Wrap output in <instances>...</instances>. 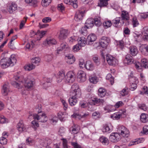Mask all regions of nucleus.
I'll return each mask as SVG.
<instances>
[{
  "mask_svg": "<svg viewBox=\"0 0 148 148\" xmlns=\"http://www.w3.org/2000/svg\"><path fill=\"white\" fill-rule=\"evenodd\" d=\"M121 18L120 17H116L112 21V24L115 27H117L118 24L119 23H121L120 22Z\"/></svg>",
  "mask_w": 148,
  "mask_h": 148,
  "instance_id": "obj_37",
  "label": "nucleus"
},
{
  "mask_svg": "<svg viewBox=\"0 0 148 148\" xmlns=\"http://www.w3.org/2000/svg\"><path fill=\"white\" fill-rule=\"evenodd\" d=\"M25 1L31 6L36 7L37 5L38 1L36 0H25Z\"/></svg>",
  "mask_w": 148,
  "mask_h": 148,
  "instance_id": "obj_32",
  "label": "nucleus"
},
{
  "mask_svg": "<svg viewBox=\"0 0 148 148\" xmlns=\"http://www.w3.org/2000/svg\"><path fill=\"white\" fill-rule=\"evenodd\" d=\"M122 23L123 24L124 21H127L129 19L130 17L128 12L126 11H123L121 12V15Z\"/></svg>",
  "mask_w": 148,
  "mask_h": 148,
  "instance_id": "obj_12",
  "label": "nucleus"
},
{
  "mask_svg": "<svg viewBox=\"0 0 148 148\" xmlns=\"http://www.w3.org/2000/svg\"><path fill=\"white\" fill-rule=\"evenodd\" d=\"M86 28V27H83L79 30L80 33L84 35H85L87 33Z\"/></svg>",
  "mask_w": 148,
  "mask_h": 148,
  "instance_id": "obj_61",
  "label": "nucleus"
},
{
  "mask_svg": "<svg viewBox=\"0 0 148 148\" xmlns=\"http://www.w3.org/2000/svg\"><path fill=\"white\" fill-rule=\"evenodd\" d=\"M122 114L120 112L115 113L111 116V117L113 119L118 120L121 117Z\"/></svg>",
  "mask_w": 148,
  "mask_h": 148,
  "instance_id": "obj_34",
  "label": "nucleus"
},
{
  "mask_svg": "<svg viewBox=\"0 0 148 148\" xmlns=\"http://www.w3.org/2000/svg\"><path fill=\"white\" fill-rule=\"evenodd\" d=\"M33 116L34 120L38 121L40 122H45L48 120L47 117L44 114H42L41 115L34 114Z\"/></svg>",
  "mask_w": 148,
  "mask_h": 148,
  "instance_id": "obj_6",
  "label": "nucleus"
},
{
  "mask_svg": "<svg viewBox=\"0 0 148 148\" xmlns=\"http://www.w3.org/2000/svg\"><path fill=\"white\" fill-rule=\"evenodd\" d=\"M110 40L106 36H103L99 40L100 45L103 48H106Z\"/></svg>",
  "mask_w": 148,
  "mask_h": 148,
  "instance_id": "obj_9",
  "label": "nucleus"
},
{
  "mask_svg": "<svg viewBox=\"0 0 148 148\" xmlns=\"http://www.w3.org/2000/svg\"><path fill=\"white\" fill-rule=\"evenodd\" d=\"M93 60L97 65H99L100 64V60L97 56H94L93 57Z\"/></svg>",
  "mask_w": 148,
  "mask_h": 148,
  "instance_id": "obj_52",
  "label": "nucleus"
},
{
  "mask_svg": "<svg viewBox=\"0 0 148 148\" xmlns=\"http://www.w3.org/2000/svg\"><path fill=\"white\" fill-rule=\"evenodd\" d=\"M97 38V36L95 34H90L87 38L88 44H91L92 42L96 40Z\"/></svg>",
  "mask_w": 148,
  "mask_h": 148,
  "instance_id": "obj_18",
  "label": "nucleus"
},
{
  "mask_svg": "<svg viewBox=\"0 0 148 148\" xmlns=\"http://www.w3.org/2000/svg\"><path fill=\"white\" fill-rule=\"evenodd\" d=\"M132 58L133 57L130 55H127L124 61V63L127 64H130L133 63L134 60Z\"/></svg>",
  "mask_w": 148,
  "mask_h": 148,
  "instance_id": "obj_25",
  "label": "nucleus"
},
{
  "mask_svg": "<svg viewBox=\"0 0 148 148\" xmlns=\"http://www.w3.org/2000/svg\"><path fill=\"white\" fill-rule=\"evenodd\" d=\"M7 140L5 137H2L0 138V143L2 145H5L7 143Z\"/></svg>",
  "mask_w": 148,
  "mask_h": 148,
  "instance_id": "obj_56",
  "label": "nucleus"
},
{
  "mask_svg": "<svg viewBox=\"0 0 148 148\" xmlns=\"http://www.w3.org/2000/svg\"><path fill=\"white\" fill-rule=\"evenodd\" d=\"M97 26H99L101 25V23L100 21V20L99 18H95L94 19V24Z\"/></svg>",
  "mask_w": 148,
  "mask_h": 148,
  "instance_id": "obj_57",
  "label": "nucleus"
},
{
  "mask_svg": "<svg viewBox=\"0 0 148 148\" xmlns=\"http://www.w3.org/2000/svg\"><path fill=\"white\" fill-rule=\"evenodd\" d=\"M103 132H110L112 130V128L111 125L106 124L103 127Z\"/></svg>",
  "mask_w": 148,
  "mask_h": 148,
  "instance_id": "obj_27",
  "label": "nucleus"
},
{
  "mask_svg": "<svg viewBox=\"0 0 148 148\" xmlns=\"http://www.w3.org/2000/svg\"><path fill=\"white\" fill-rule=\"evenodd\" d=\"M106 60L108 64L110 65H115L117 64V60L110 54L106 55Z\"/></svg>",
  "mask_w": 148,
  "mask_h": 148,
  "instance_id": "obj_7",
  "label": "nucleus"
},
{
  "mask_svg": "<svg viewBox=\"0 0 148 148\" xmlns=\"http://www.w3.org/2000/svg\"><path fill=\"white\" fill-rule=\"evenodd\" d=\"M65 76L64 72L62 71H60L58 73L57 76V81L58 83L60 82L62 80H64Z\"/></svg>",
  "mask_w": 148,
  "mask_h": 148,
  "instance_id": "obj_22",
  "label": "nucleus"
},
{
  "mask_svg": "<svg viewBox=\"0 0 148 148\" xmlns=\"http://www.w3.org/2000/svg\"><path fill=\"white\" fill-rule=\"evenodd\" d=\"M77 40L78 41V44L81 47H84L86 44H88L87 39L84 36L78 38Z\"/></svg>",
  "mask_w": 148,
  "mask_h": 148,
  "instance_id": "obj_19",
  "label": "nucleus"
},
{
  "mask_svg": "<svg viewBox=\"0 0 148 148\" xmlns=\"http://www.w3.org/2000/svg\"><path fill=\"white\" fill-rule=\"evenodd\" d=\"M66 116V114L65 112H60L58 114V118L61 121H63L65 120Z\"/></svg>",
  "mask_w": 148,
  "mask_h": 148,
  "instance_id": "obj_31",
  "label": "nucleus"
},
{
  "mask_svg": "<svg viewBox=\"0 0 148 148\" xmlns=\"http://www.w3.org/2000/svg\"><path fill=\"white\" fill-rule=\"evenodd\" d=\"M58 9L62 12L65 9V7L62 3H61L58 5L57 6Z\"/></svg>",
  "mask_w": 148,
  "mask_h": 148,
  "instance_id": "obj_59",
  "label": "nucleus"
},
{
  "mask_svg": "<svg viewBox=\"0 0 148 148\" xmlns=\"http://www.w3.org/2000/svg\"><path fill=\"white\" fill-rule=\"evenodd\" d=\"M94 25V19L92 18L88 19L85 23V27L88 28L92 27Z\"/></svg>",
  "mask_w": 148,
  "mask_h": 148,
  "instance_id": "obj_24",
  "label": "nucleus"
},
{
  "mask_svg": "<svg viewBox=\"0 0 148 148\" xmlns=\"http://www.w3.org/2000/svg\"><path fill=\"white\" fill-rule=\"evenodd\" d=\"M134 64L135 68L139 72H141L142 71V66H141V64L140 66H139L140 63L139 62H136L134 63Z\"/></svg>",
  "mask_w": 148,
  "mask_h": 148,
  "instance_id": "obj_49",
  "label": "nucleus"
},
{
  "mask_svg": "<svg viewBox=\"0 0 148 148\" xmlns=\"http://www.w3.org/2000/svg\"><path fill=\"white\" fill-rule=\"evenodd\" d=\"M13 79L16 81H12L11 84L14 86L18 89L21 88L23 84L25 87L28 89L32 88L34 85V79L29 77H20L18 75L14 76Z\"/></svg>",
  "mask_w": 148,
  "mask_h": 148,
  "instance_id": "obj_1",
  "label": "nucleus"
},
{
  "mask_svg": "<svg viewBox=\"0 0 148 148\" xmlns=\"http://www.w3.org/2000/svg\"><path fill=\"white\" fill-rule=\"evenodd\" d=\"M17 9V6L16 4L12 3L10 6L8 8V11L10 13H12L13 12Z\"/></svg>",
  "mask_w": 148,
  "mask_h": 148,
  "instance_id": "obj_28",
  "label": "nucleus"
},
{
  "mask_svg": "<svg viewBox=\"0 0 148 148\" xmlns=\"http://www.w3.org/2000/svg\"><path fill=\"white\" fill-rule=\"evenodd\" d=\"M72 94L77 95V97H81V92L78 85L77 83L74 84L71 87Z\"/></svg>",
  "mask_w": 148,
  "mask_h": 148,
  "instance_id": "obj_4",
  "label": "nucleus"
},
{
  "mask_svg": "<svg viewBox=\"0 0 148 148\" xmlns=\"http://www.w3.org/2000/svg\"><path fill=\"white\" fill-rule=\"evenodd\" d=\"M34 44L33 41L31 42V43H27L26 45L27 49L29 50L31 49L34 47Z\"/></svg>",
  "mask_w": 148,
  "mask_h": 148,
  "instance_id": "obj_55",
  "label": "nucleus"
},
{
  "mask_svg": "<svg viewBox=\"0 0 148 148\" xmlns=\"http://www.w3.org/2000/svg\"><path fill=\"white\" fill-rule=\"evenodd\" d=\"M50 120L51 123L53 124H55L58 120V118L56 116H54L51 118Z\"/></svg>",
  "mask_w": 148,
  "mask_h": 148,
  "instance_id": "obj_64",
  "label": "nucleus"
},
{
  "mask_svg": "<svg viewBox=\"0 0 148 148\" xmlns=\"http://www.w3.org/2000/svg\"><path fill=\"white\" fill-rule=\"evenodd\" d=\"M142 34L144 35L143 38L145 40L146 39V38L148 36V27H145L143 28Z\"/></svg>",
  "mask_w": 148,
  "mask_h": 148,
  "instance_id": "obj_35",
  "label": "nucleus"
},
{
  "mask_svg": "<svg viewBox=\"0 0 148 148\" xmlns=\"http://www.w3.org/2000/svg\"><path fill=\"white\" fill-rule=\"evenodd\" d=\"M10 88L8 84H5L3 86L1 90V93L4 96H6L8 95L10 92Z\"/></svg>",
  "mask_w": 148,
  "mask_h": 148,
  "instance_id": "obj_17",
  "label": "nucleus"
},
{
  "mask_svg": "<svg viewBox=\"0 0 148 148\" xmlns=\"http://www.w3.org/2000/svg\"><path fill=\"white\" fill-rule=\"evenodd\" d=\"M141 62V66L144 67L145 68H148V61L146 59L143 58L142 59Z\"/></svg>",
  "mask_w": 148,
  "mask_h": 148,
  "instance_id": "obj_40",
  "label": "nucleus"
},
{
  "mask_svg": "<svg viewBox=\"0 0 148 148\" xmlns=\"http://www.w3.org/2000/svg\"><path fill=\"white\" fill-rule=\"evenodd\" d=\"M109 139L111 142H117L121 139V136L118 133H112L111 134Z\"/></svg>",
  "mask_w": 148,
  "mask_h": 148,
  "instance_id": "obj_8",
  "label": "nucleus"
},
{
  "mask_svg": "<svg viewBox=\"0 0 148 148\" xmlns=\"http://www.w3.org/2000/svg\"><path fill=\"white\" fill-rule=\"evenodd\" d=\"M84 13V11L78 10L75 15L74 19L77 21H79L82 19Z\"/></svg>",
  "mask_w": 148,
  "mask_h": 148,
  "instance_id": "obj_15",
  "label": "nucleus"
},
{
  "mask_svg": "<svg viewBox=\"0 0 148 148\" xmlns=\"http://www.w3.org/2000/svg\"><path fill=\"white\" fill-rule=\"evenodd\" d=\"M140 50L144 55H148V46L146 45H143L140 47Z\"/></svg>",
  "mask_w": 148,
  "mask_h": 148,
  "instance_id": "obj_20",
  "label": "nucleus"
},
{
  "mask_svg": "<svg viewBox=\"0 0 148 148\" xmlns=\"http://www.w3.org/2000/svg\"><path fill=\"white\" fill-rule=\"evenodd\" d=\"M85 67L87 69L89 70H92L94 69V66L90 61L86 62Z\"/></svg>",
  "mask_w": 148,
  "mask_h": 148,
  "instance_id": "obj_29",
  "label": "nucleus"
},
{
  "mask_svg": "<svg viewBox=\"0 0 148 148\" xmlns=\"http://www.w3.org/2000/svg\"><path fill=\"white\" fill-rule=\"evenodd\" d=\"M57 44L56 40L52 38H48L43 42V45L45 46H50Z\"/></svg>",
  "mask_w": 148,
  "mask_h": 148,
  "instance_id": "obj_13",
  "label": "nucleus"
},
{
  "mask_svg": "<svg viewBox=\"0 0 148 148\" xmlns=\"http://www.w3.org/2000/svg\"><path fill=\"white\" fill-rule=\"evenodd\" d=\"M131 84L130 89L131 90H134L137 88V84L138 82V79L136 77L132 78L130 80Z\"/></svg>",
  "mask_w": 148,
  "mask_h": 148,
  "instance_id": "obj_16",
  "label": "nucleus"
},
{
  "mask_svg": "<svg viewBox=\"0 0 148 148\" xmlns=\"http://www.w3.org/2000/svg\"><path fill=\"white\" fill-rule=\"evenodd\" d=\"M17 127L18 131L21 132L25 131L26 128L24 126L23 121H21L18 123Z\"/></svg>",
  "mask_w": 148,
  "mask_h": 148,
  "instance_id": "obj_26",
  "label": "nucleus"
},
{
  "mask_svg": "<svg viewBox=\"0 0 148 148\" xmlns=\"http://www.w3.org/2000/svg\"><path fill=\"white\" fill-rule=\"evenodd\" d=\"M112 24L111 21H105L103 23L104 27L106 28H107L110 27Z\"/></svg>",
  "mask_w": 148,
  "mask_h": 148,
  "instance_id": "obj_47",
  "label": "nucleus"
},
{
  "mask_svg": "<svg viewBox=\"0 0 148 148\" xmlns=\"http://www.w3.org/2000/svg\"><path fill=\"white\" fill-rule=\"evenodd\" d=\"M51 0H42V5L43 7L47 6L51 3Z\"/></svg>",
  "mask_w": 148,
  "mask_h": 148,
  "instance_id": "obj_45",
  "label": "nucleus"
},
{
  "mask_svg": "<svg viewBox=\"0 0 148 148\" xmlns=\"http://www.w3.org/2000/svg\"><path fill=\"white\" fill-rule=\"evenodd\" d=\"M75 78V75L74 73L72 71L68 72L65 75L64 81L66 83H72Z\"/></svg>",
  "mask_w": 148,
  "mask_h": 148,
  "instance_id": "obj_3",
  "label": "nucleus"
},
{
  "mask_svg": "<svg viewBox=\"0 0 148 148\" xmlns=\"http://www.w3.org/2000/svg\"><path fill=\"white\" fill-rule=\"evenodd\" d=\"M77 78L80 82H83L86 80V74L84 71L80 70L78 71L77 73Z\"/></svg>",
  "mask_w": 148,
  "mask_h": 148,
  "instance_id": "obj_10",
  "label": "nucleus"
},
{
  "mask_svg": "<svg viewBox=\"0 0 148 148\" xmlns=\"http://www.w3.org/2000/svg\"><path fill=\"white\" fill-rule=\"evenodd\" d=\"M132 23L134 27L137 26L139 25V23L136 17H134L133 18Z\"/></svg>",
  "mask_w": 148,
  "mask_h": 148,
  "instance_id": "obj_54",
  "label": "nucleus"
},
{
  "mask_svg": "<svg viewBox=\"0 0 148 148\" xmlns=\"http://www.w3.org/2000/svg\"><path fill=\"white\" fill-rule=\"evenodd\" d=\"M99 140L101 142L103 145H108L109 143L108 139L104 136H101Z\"/></svg>",
  "mask_w": 148,
  "mask_h": 148,
  "instance_id": "obj_33",
  "label": "nucleus"
},
{
  "mask_svg": "<svg viewBox=\"0 0 148 148\" xmlns=\"http://www.w3.org/2000/svg\"><path fill=\"white\" fill-rule=\"evenodd\" d=\"M79 64L81 69H82L85 67V64L84 60L82 59L79 60Z\"/></svg>",
  "mask_w": 148,
  "mask_h": 148,
  "instance_id": "obj_62",
  "label": "nucleus"
},
{
  "mask_svg": "<svg viewBox=\"0 0 148 148\" xmlns=\"http://www.w3.org/2000/svg\"><path fill=\"white\" fill-rule=\"evenodd\" d=\"M89 80L90 82L93 84H96L98 81V79L96 76H90L89 78Z\"/></svg>",
  "mask_w": 148,
  "mask_h": 148,
  "instance_id": "obj_41",
  "label": "nucleus"
},
{
  "mask_svg": "<svg viewBox=\"0 0 148 148\" xmlns=\"http://www.w3.org/2000/svg\"><path fill=\"white\" fill-rule=\"evenodd\" d=\"M106 94V90L103 88H100L99 89L98 95L101 97L105 96Z\"/></svg>",
  "mask_w": 148,
  "mask_h": 148,
  "instance_id": "obj_39",
  "label": "nucleus"
},
{
  "mask_svg": "<svg viewBox=\"0 0 148 148\" xmlns=\"http://www.w3.org/2000/svg\"><path fill=\"white\" fill-rule=\"evenodd\" d=\"M77 37L74 36L70 37L69 39V41L71 44H72L73 42H75L77 40Z\"/></svg>",
  "mask_w": 148,
  "mask_h": 148,
  "instance_id": "obj_63",
  "label": "nucleus"
},
{
  "mask_svg": "<svg viewBox=\"0 0 148 148\" xmlns=\"http://www.w3.org/2000/svg\"><path fill=\"white\" fill-rule=\"evenodd\" d=\"M106 79L109 80L111 85H112L114 83V78L112 77V75L110 74H108L106 76Z\"/></svg>",
  "mask_w": 148,
  "mask_h": 148,
  "instance_id": "obj_46",
  "label": "nucleus"
},
{
  "mask_svg": "<svg viewBox=\"0 0 148 148\" xmlns=\"http://www.w3.org/2000/svg\"><path fill=\"white\" fill-rule=\"evenodd\" d=\"M69 47H68V45L66 42H63L60 45V49H61V50H64L65 49H69Z\"/></svg>",
  "mask_w": 148,
  "mask_h": 148,
  "instance_id": "obj_53",
  "label": "nucleus"
},
{
  "mask_svg": "<svg viewBox=\"0 0 148 148\" xmlns=\"http://www.w3.org/2000/svg\"><path fill=\"white\" fill-rule=\"evenodd\" d=\"M100 3L98 4V6L100 7L106 6L108 4V1L109 0H99Z\"/></svg>",
  "mask_w": 148,
  "mask_h": 148,
  "instance_id": "obj_43",
  "label": "nucleus"
},
{
  "mask_svg": "<svg viewBox=\"0 0 148 148\" xmlns=\"http://www.w3.org/2000/svg\"><path fill=\"white\" fill-rule=\"evenodd\" d=\"M117 132L120 135L123 137H127L129 136V130L123 126H119L118 128Z\"/></svg>",
  "mask_w": 148,
  "mask_h": 148,
  "instance_id": "obj_5",
  "label": "nucleus"
},
{
  "mask_svg": "<svg viewBox=\"0 0 148 148\" xmlns=\"http://www.w3.org/2000/svg\"><path fill=\"white\" fill-rule=\"evenodd\" d=\"M68 34L67 30L62 29L60 31L59 36V38L61 40H63L66 38Z\"/></svg>",
  "mask_w": 148,
  "mask_h": 148,
  "instance_id": "obj_14",
  "label": "nucleus"
},
{
  "mask_svg": "<svg viewBox=\"0 0 148 148\" xmlns=\"http://www.w3.org/2000/svg\"><path fill=\"white\" fill-rule=\"evenodd\" d=\"M72 97L69 98V104L71 106L75 105L77 102V99L80 97H77V95L71 94Z\"/></svg>",
  "mask_w": 148,
  "mask_h": 148,
  "instance_id": "obj_11",
  "label": "nucleus"
},
{
  "mask_svg": "<svg viewBox=\"0 0 148 148\" xmlns=\"http://www.w3.org/2000/svg\"><path fill=\"white\" fill-rule=\"evenodd\" d=\"M32 64L35 65V66H38L40 62V59L38 57H35L31 59Z\"/></svg>",
  "mask_w": 148,
  "mask_h": 148,
  "instance_id": "obj_30",
  "label": "nucleus"
},
{
  "mask_svg": "<svg viewBox=\"0 0 148 148\" xmlns=\"http://www.w3.org/2000/svg\"><path fill=\"white\" fill-rule=\"evenodd\" d=\"M36 120H34L32 122V124L33 125L32 127L35 130H36L37 127L39 126V125Z\"/></svg>",
  "mask_w": 148,
  "mask_h": 148,
  "instance_id": "obj_58",
  "label": "nucleus"
},
{
  "mask_svg": "<svg viewBox=\"0 0 148 148\" xmlns=\"http://www.w3.org/2000/svg\"><path fill=\"white\" fill-rule=\"evenodd\" d=\"M35 67V65L33 64H28L25 66V69L26 71H29L34 69Z\"/></svg>",
  "mask_w": 148,
  "mask_h": 148,
  "instance_id": "obj_42",
  "label": "nucleus"
},
{
  "mask_svg": "<svg viewBox=\"0 0 148 148\" xmlns=\"http://www.w3.org/2000/svg\"><path fill=\"white\" fill-rule=\"evenodd\" d=\"M141 121L143 123L148 121V115L144 113L142 114L140 116Z\"/></svg>",
  "mask_w": 148,
  "mask_h": 148,
  "instance_id": "obj_36",
  "label": "nucleus"
},
{
  "mask_svg": "<svg viewBox=\"0 0 148 148\" xmlns=\"http://www.w3.org/2000/svg\"><path fill=\"white\" fill-rule=\"evenodd\" d=\"M140 92L141 95H143L145 94L148 95V88L147 86H144L142 88V91Z\"/></svg>",
  "mask_w": 148,
  "mask_h": 148,
  "instance_id": "obj_48",
  "label": "nucleus"
},
{
  "mask_svg": "<svg viewBox=\"0 0 148 148\" xmlns=\"http://www.w3.org/2000/svg\"><path fill=\"white\" fill-rule=\"evenodd\" d=\"M16 60L15 55L12 54L8 59L3 58L1 59L0 64L2 68L5 69L10 66H13L14 64H16Z\"/></svg>",
  "mask_w": 148,
  "mask_h": 148,
  "instance_id": "obj_2",
  "label": "nucleus"
},
{
  "mask_svg": "<svg viewBox=\"0 0 148 148\" xmlns=\"http://www.w3.org/2000/svg\"><path fill=\"white\" fill-rule=\"evenodd\" d=\"M92 101L96 103H99L100 105H103L105 103L104 100L102 99H98L97 98H94Z\"/></svg>",
  "mask_w": 148,
  "mask_h": 148,
  "instance_id": "obj_38",
  "label": "nucleus"
},
{
  "mask_svg": "<svg viewBox=\"0 0 148 148\" xmlns=\"http://www.w3.org/2000/svg\"><path fill=\"white\" fill-rule=\"evenodd\" d=\"M117 45L119 46L121 49H122L124 47V42L122 40H119L117 42Z\"/></svg>",
  "mask_w": 148,
  "mask_h": 148,
  "instance_id": "obj_60",
  "label": "nucleus"
},
{
  "mask_svg": "<svg viewBox=\"0 0 148 148\" xmlns=\"http://www.w3.org/2000/svg\"><path fill=\"white\" fill-rule=\"evenodd\" d=\"M129 53L133 56H136L138 53V50L136 46H131L129 47Z\"/></svg>",
  "mask_w": 148,
  "mask_h": 148,
  "instance_id": "obj_21",
  "label": "nucleus"
},
{
  "mask_svg": "<svg viewBox=\"0 0 148 148\" xmlns=\"http://www.w3.org/2000/svg\"><path fill=\"white\" fill-rule=\"evenodd\" d=\"M8 120L4 116L0 114V123L3 124L8 123Z\"/></svg>",
  "mask_w": 148,
  "mask_h": 148,
  "instance_id": "obj_44",
  "label": "nucleus"
},
{
  "mask_svg": "<svg viewBox=\"0 0 148 148\" xmlns=\"http://www.w3.org/2000/svg\"><path fill=\"white\" fill-rule=\"evenodd\" d=\"M69 130L70 131H72V134H76L79 132L80 128L77 125L73 124V126L70 127Z\"/></svg>",
  "mask_w": 148,
  "mask_h": 148,
  "instance_id": "obj_23",
  "label": "nucleus"
},
{
  "mask_svg": "<svg viewBox=\"0 0 148 148\" xmlns=\"http://www.w3.org/2000/svg\"><path fill=\"white\" fill-rule=\"evenodd\" d=\"M52 82V79L51 78H47L46 82L43 84V86L45 88H47L46 85H47L48 86H50L51 84V82Z\"/></svg>",
  "mask_w": 148,
  "mask_h": 148,
  "instance_id": "obj_50",
  "label": "nucleus"
},
{
  "mask_svg": "<svg viewBox=\"0 0 148 148\" xmlns=\"http://www.w3.org/2000/svg\"><path fill=\"white\" fill-rule=\"evenodd\" d=\"M26 143L27 145H32L34 143V141L29 137L26 139Z\"/></svg>",
  "mask_w": 148,
  "mask_h": 148,
  "instance_id": "obj_51",
  "label": "nucleus"
}]
</instances>
